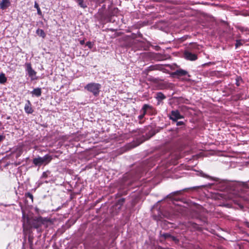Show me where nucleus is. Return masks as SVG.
I'll return each instance as SVG.
<instances>
[{
	"instance_id": "obj_1",
	"label": "nucleus",
	"mask_w": 249,
	"mask_h": 249,
	"mask_svg": "<svg viewBox=\"0 0 249 249\" xmlns=\"http://www.w3.org/2000/svg\"><path fill=\"white\" fill-rule=\"evenodd\" d=\"M228 185L226 180L209 177L203 173V188L213 187L219 190H225Z\"/></svg>"
},
{
	"instance_id": "obj_2",
	"label": "nucleus",
	"mask_w": 249,
	"mask_h": 249,
	"mask_svg": "<svg viewBox=\"0 0 249 249\" xmlns=\"http://www.w3.org/2000/svg\"><path fill=\"white\" fill-rule=\"evenodd\" d=\"M52 160V156L47 154L43 157H38L34 159L33 162L36 166H40L42 165H46L48 164Z\"/></svg>"
},
{
	"instance_id": "obj_3",
	"label": "nucleus",
	"mask_w": 249,
	"mask_h": 249,
	"mask_svg": "<svg viewBox=\"0 0 249 249\" xmlns=\"http://www.w3.org/2000/svg\"><path fill=\"white\" fill-rule=\"evenodd\" d=\"M101 87V86L100 84L90 83L87 84L85 87V89L89 91L92 92L94 95L97 96L99 94Z\"/></svg>"
},
{
	"instance_id": "obj_4",
	"label": "nucleus",
	"mask_w": 249,
	"mask_h": 249,
	"mask_svg": "<svg viewBox=\"0 0 249 249\" xmlns=\"http://www.w3.org/2000/svg\"><path fill=\"white\" fill-rule=\"evenodd\" d=\"M184 57L185 59L191 61L195 60L197 58L196 54L193 53L189 51H185L184 52Z\"/></svg>"
},
{
	"instance_id": "obj_5",
	"label": "nucleus",
	"mask_w": 249,
	"mask_h": 249,
	"mask_svg": "<svg viewBox=\"0 0 249 249\" xmlns=\"http://www.w3.org/2000/svg\"><path fill=\"white\" fill-rule=\"evenodd\" d=\"M26 71H27L29 76L32 79H34V77L36 75V72L32 69L30 63L26 64Z\"/></svg>"
},
{
	"instance_id": "obj_6",
	"label": "nucleus",
	"mask_w": 249,
	"mask_h": 249,
	"mask_svg": "<svg viewBox=\"0 0 249 249\" xmlns=\"http://www.w3.org/2000/svg\"><path fill=\"white\" fill-rule=\"evenodd\" d=\"M170 119L176 121L177 120L182 118V116L180 114L178 110H173L170 115Z\"/></svg>"
},
{
	"instance_id": "obj_7",
	"label": "nucleus",
	"mask_w": 249,
	"mask_h": 249,
	"mask_svg": "<svg viewBox=\"0 0 249 249\" xmlns=\"http://www.w3.org/2000/svg\"><path fill=\"white\" fill-rule=\"evenodd\" d=\"M11 5L10 0H1L0 1V8L4 10L9 7Z\"/></svg>"
},
{
	"instance_id": "obj_8",
	"label": "nucleus",
	"mask_w": 249,
	"mask_h": 249,
	"mask_svg": "<svg viewBox=\"0 0 249 249\" xmlns=\"http://www.w3.org/2000/svg\"><path fill=\"white\" fill-rule=\"evenodd\" d=\"M188 74V72L185 70L179 69L173 73L174 76H181Z\"/></svg>"
},
{
	"instance_id": "obj_9",
	"label": "nucleus",
	"mask_w": 249,
	"mask_h": 249,
	"mask_svg": "<svg viewBox=\"0 0 249 249\" xmlns=\"http://www.w3.org/2000/svg\"><path fill=\"white\" fill-rule=\"evenodd\" d=\"M24 109L27 113L30 114L33 112V110L31 107V104L29 101H27V103L25 104Z\"/></svg>"
},
{
	"instance_id": "obj_10",
	"label": "nucleus",
	"mask_w": 249,
	"mask_h": 249,
	"mask_svg": "<svg viewBox=\"0 0 249 249\" xmlns=\"http://www.w3.org/2000/svg\"><path fill=\"white\" fill-rule=\"evenodd\" d=\"M32 93L36 96H40L41 94V89L40 88L35 89L32 91Z\"/></svg>"
},
{
	"instance_id": "obj_11",
	"label": "nucleus",
	"mask_w": 249,
	"mask_h": 249,
	"mask_svg": "<svg viewBox=\"0 0 249 249\" xmlns=\"http://www.w3.org/2000/svg\"><path fill=\"white\" fill-rule=\"evenodd\" d=\"M36 33L38 36L42 37L43 38H45L46 36L45 32L42 29H38L36 31Z\"/></svg>"
},
{
	"instance_id": "obj_12",
	"label": "nucleus",
	"mask_w": 249,
	"mask_h": 249,
	"mask_svg": "<svg viewBox=\"0 0 249 249\" xmlns=\"http://www.w3.org/2000/svg\"><path fill=\"white\" fill-rule=\"evenodd\" d=\"M7 78L3 73L0 74V83L4 84L6 82Z\"/></svg>"
},
{
	"instance_id": "obj_13",
	"label": "nucleus",
	"mask_w": 249,
	"mask_h": 249,
	"mask_svg": "<svg viewBox=\"0 0 249 249\" xmlns=\"http://www.w3.org/2000/svg\"><path fill=\"white\" fill-rule=\"evenodd\" d=\"M236 83L235 84L237 86H239L241 83L243 82L242 78L241 76H237L235 79Z\"/></svg>"
},
{
	"instance_id": "obj_14",
	"label": "nucleus",
	"mask_w": 249,
	"mask_h": 249,
	"mask_svg": "<svg viewBox=\"0 0 249 249\" xmlns=\"http://www.w3.org/2000/svg\"><path fill=\"white\" fill-rule=\"evenodd\" d=\"M76 1L80 7L83 8L87 7V5L83 3L84 0H76Z\"/></svg>"
},
{
	"instance_id": "obj_15",
	"label": "nucleus",
	"mask_w": 249,
	"mask_h": 249,
	"mask_svg": "<svg viewBox=\"0 0 249 249\" xmlns=\"http://www.w3.org/2000/svg\"><path fill=\"white\" fill-rule=\"evenodd\" d=\"M157 98L160 100H163L165 98V96L161 92L157 94Z\"/></svg>"
},
{
	"instance_id": "obj_16",
	"label": "nucleus",
	"mask_w": 249,
	"mask_h": 249,
	"mask_svg": "<svg viewBox=\"0 0 249 249\" xmlns=\"http://www.w3.org/2000/svg\"><path fill=\"white\" fill-rule=\"evenodd\" d=\"M34 7L35 8H36V9H37V14L39 15H42V12L41 11V10L39 7V5L38 4H37V3H36V2H35V5H34Z\"/></svg>"
},
{
	"instance_id": "obj_17",
	"label": "nucleus",
	"mask_w": 249,
	"mask_h": 249,
	"mask_svg": "<svg viewBox=\"0 0 249 249\" xmlns=\"http://www.w3.org/2000/svg\"><path fill=\"white\" fill-rule=\"evenodd\" d=\"M150 107V106L148 105L145 104L143 105L142 110L141 111H145V113L146 112V111L148 108Z\"/></svg>"
},
{
	"instance_id": "obj_18",
	"label": "nucleus",
	"mask_w": 249,
	"mask_h": 249,
	"mask_svg": "<svg viewBox=\"0 0 249 249\" xmlns=\"http://www.w3.org/2000/svg\"><path fill=\"white\" fill-rule=\"evenodd\" d=\"M242 45V43H241V40H237L236 41V43H235V47H236V48H237L238 47L241 46Z\"/></svg>"
},
{
	"instance_id": "obj_19",
	"label": "nucleus",
	"mask_w": 249,
	"mask_h": 249,
	"mask_svg": "<svg viewBox=\"0 0 249 249\" xmlns=\"http://www.w3.org/2000/svg\"><path fill=\"white\" fill-rule=\"evenodd\" d=\"M141 114L140 115H139V118L140 120L142 119L146 113L145 111H141Z\"/></svg>"
},
{
	"instance_id": "obj_20",
	"label": "nucleus",
	"mask_w": 249,
	"mask_h": 249,
	"mask_svg": "<svg viewBox=\"0 0 249 249\" xmlns=\"http://www.w3.org/2000/svg\"><path fill=\"white\" fill-rule=\"evenodd\" d=\"M86 45L89 48H91L93 46V43H92L91 42H90V41H89V42H87V43H86Z\"/></svg>"
},
{
	"instance_id": "obj_21",
	"label": "nucleus",
	"mask_w": 249,
	"mask_h": 249,
	"mask_svg": "<svg viewBox=\"0 0 249 249\" xmlns=\"http://www.w3.org/2000/svg\"><path fill=\"white\" fill-rule=\"evenodd\" d=\"M26 196L29 197L32 201H33V196L31 194L28 193L26 194Z\"/></svg>"
},
{
	"instance_id": "obj_22",
	"label": "nucleus",
	"mask_w": 249,
	"mask_h": 249,
	"mask_svg": "<svg viewBox=\"0 0 249 249\" xmlns=\"http://www.w3.org/2000/svg\"><path fill=\"white\" fill-rule=\"evenodd\" d=\"M239 29L242 32H244L247 31V29L245 28L244 27H241L239 28Z\"/></svg>"
},
{
	"instance_id": "obj_23",
	"label": "nucleus",
	"mask_w": 249,
	"mask_h": 249,
	"mask_svg": "<svg viewBox=\"0 0 249 249\" xmlns=\"http://www.w3.org/2000/svg\"><path fill=\"white\" fill-rule=\"evenodd\" d=\"M163 236H164V237L165 238H168L170 236V234H168V233H165V234H163Z\"/></svg>"
},
{
	"instance_id": "obj_24",
	"label": "nucleus",
	"mask_w": 249,
	"mask_h": 249,
	"mask_svg": "<svg viewBox=\"0 0 249 249\" xmlns=\"http://www.w3.org/2000/svg\"><path fill=\"white\" fill-rule=\"evenodd\" d=\"M182 124H183V122L181 121H179V122H177V125H182Z\"/></svg>"
},
{
	"instance_id": "obj_25",
	"label": "nucleus",
	"mask_w": 249,
	"mask_h": 249,
	"mask_svg": "<svg viewBox=\"0 0 249 249\" xmlns=\"http://www.w3.org/2000/svg\"><path fill=\"white\" fill-rule=\"evenodd\" d=\"M213 64V63H211V62H209V63H204V64H203V67H204V66H208V65H209V64Z\"/></svg>"
},
{
	"instance_id": "obj_26",
	"label": "nucleus",
	"mask_w": 249,
	"mask_h": 249,
	"mask_svg": "<svg viewBox=\"0 0 249 249\" xmlns=\"http://www.w3.org/2000/svg\"><path fill=\"white\" fill-rule=\"evenodd\" d=\"M85 43V41L84 40H80V43L81 44V45H83Z\"/></svg>"
},
{
	"instance_id": "obj_27",
	"label": "nucleus",
	"mask_w": 249,
	"mask_h": 249,
	"mask_svg": "<svg viewBox=\"0 0 249 249\" xmlns=\"http://www.w3.org/2000/svg\"><path fill=\"white\" fill-rule=\"evenodd\" d=\"M203 21H204V20H205V18H206L205 15L204 13H203Z\"/></svg>"
},
{
	"instance_id": "obj_28",
	"label": "nucleus",
	"mask_w": 249,
	"mask_h": 249,
	"mask_svg": "<svg viewBox=\"0 0 249 249\" xmlns=\"http://www.w3.org/2000/svg\"><path fill=\"white\" fill-rule=\"evenodd\" d=\"M121 201H122V202H124V200H123V199H121Z\"/></svg>"
},
{
	"instance_id": "obj_29",
	"label": "nucleus",
	"mask_w": 249,
	"mask_h": 249,
	"mask_svg": "<svg viewBox=\"0 0 249 249\" xmlns=\"http://www.w3.org/2000/svg\"><path fill=\"white\" fill-rule=\"evenodd\" d=\"M210 20H213V18H210Z\"/></svg>"
}]
</instances>
